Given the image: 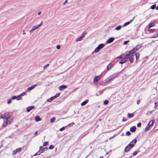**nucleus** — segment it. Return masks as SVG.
Listing matches in <instances>:
<instances>
[{"label": "nucleus", "instance_id": "nucleus-1", "mask_svg": "<svg viewBox=\"0 0 158 158\" xmlns=\"http://www.w3.org/2000/svg\"><path fill=\"white\" fill-rule=\"evenodd\" d=\"M11 115V113L9 112H6L5 113L1 115V117L2 118L4 119V120L7 121H10L9 119Z\"/></svg>", "mask_w": 158, "mask_h": 158}, {"label": "nucleus", "instance_id": "nucleus-2", "mask_svg": "<svg viewBox=\"0 0 158 158\" xmlns=\"http://www.w3.org/2000/svg\"><path fill=\"white\" fill-rule=\"evenodd\" d=\"M155 122L154 120H152L149 121L148 124L147 126L145 128V130L147 131L150 130L151 128L153 126V125Z\"/></svg>", "mask_w": 158, "mask_h": 158}, {"label": "nucleus", "instance_id": "nucleus-3", "mask_svg": "<svg viewBox=\"0 0 158 158\" xmlns=\"http://www.w3.org/2000/svg\"><path fill=\"white\" fill-rule=\"evenodd\" d=\"M126 55H128V58L129 59V60L131 63H132L134 61V59L135 57V53H134V54L130 53H129H129L126 54Z\"/></svg>", "mask_w": 158, "mask_h": 158}, {"label": "nucleus", "instance_id": "nucleus-4", "mask_svg": "<svg viewBox=\"0 0 158 158\" xmlns=\"http://www.w3.org/2000/svg\"><path fill=\"white\" fill-rule=\"evenodd\" d=\"M141 47V45H138L136 46L135 47V48H133L132 50L129 51V53L134 54V53H135V51L138 50Z\"/></svg>", "mask_w": 158, "mask_h": 158}, {"label": "nucleus", "instance_id": "nucleus-5", "mask_svg": "<svg viewBox=\"0 0 158 158\" xmlns=\"http://www.w3.org/2000/svg\"><path fill=\"white\" fill-rule=\"evenodd\" d=\"M104 44H99L98 46L95 49L94 52H98L100 49L103 48L104 47Z\"/></svg>", "mask_w": 158, "mask_h": 158}, {"label": "nucleus", "instance_id": "nucleus-6", "mask_svg": "<svg viewBox=\"0 0 158 158\" xmlns=\"http://www.w3.org/2000/svg\"><path fill=\"white\" fill-rule=\"evenodd\" d=\"M128 57V55H126L124 58L120 61L119 63L121 64H123L125 63L127 61Z\"/></svg>", "mask_w": 158, "mask_h": 158}, {"label": "nucleus", "instance_id": "nucleus-7", "mask_svg": "<svg viewBox=\"0 0 158 158\" xmlns=\"http://www.w3.org/2000/svg\"><path fill=\"white\" fill-rule=\"evenodd\" d=\"M21 148H19L16 149L14 150L12 154L13 155H15L18 152H20L21 151Z\"/></svg>", "mask_w": 158, "mask_h": 158}, {"label": "nucleus", "instance_id": "nucleus-8", "mask_svg": "<svg viewBox=\"0 0 158 158\" xmlns=\"http://www.w3.org/2000/svg\"><path fill=\"white\" fill-rule=\"evenodd\" d=\"M36 86H37V85H36V84L33 85H32L31 87L27 88V91H29L31 90H32L33 89H34L35 88Z\"/></svg>", "mask_w": 158, "mask_h": 158}, {"label": "nucleus", "instance_id": "nucleus-9", "mask_svg": "<svg viewBox=\"0 0 158 158\" xmlns=\"http://www.w3.org/2000/svg\"><path fill=\"white\" fill-rule=\"evenodd\" d=\"M10 121L4 120V123L2 124V126L4 127H5L8 124H10Z\"/></svg>", "mask_w": 158, "mask_h": 158}, {"label": "nucleus", "instance_id": "nucleus-10", "mask_svg": "<svg viewBox=\"0 0 158 158\" xmlns=\"http://www.w3.org/2000/svg\"><path fill=\"white\" fill-rule=\"evenodd\" d=\"M67 88V86L65 85H62L60 86L59 90L60 91H63Z\"/></svg>", "mask_w": 158, "mask_h": 158}, {"label": "nucleus", "instance_id": "nucleus-11", "mask_svg": "<svg viewBox=\"0 0 158 158\" xmlns=\"http://www.w3.org/2000/svg\"><path fill=\"white\" fill-rule=\"evenodd\" d=\"M114 38L113 37H111L109 39L106 41L107 43L109 44L110 43L112 42L114 40Z\"/></svg>", "mask_w": 158, "mask_h": 158}, {"label": "nucleus", "instance_id": "nucleus-12", "mask_svg": "<svg viewBox=\"0 0 158 158\" xmlns=\"http://www.w3.org/2000/svg\"><path fill=\"white\" fill-rule=\"evenodd\" d=\"M35 108L34 106H32L28 107L27 109V111L28 112H30L31 110L34 109Z\"/></svg>", "mask_w": 158, "mask_h": 158}, {"label": "nucleus", "instance_id": "nucleus-13", "mask_svg": "<svg viewBox=\"0 0 158 158\" xmlns=\"http://www.w3.org/2000/svg\"><path fill=\"white\" fill-rule=\"evenodd\" d=\"M113 64L112 63H110L107 67V71L110 69L113 66Z\"/></svg>", "mask_w": 158, "mask_h": 158}, {"label": "nucleus", "instance_id": "nucleus-14", "mask_svg": "<svg viewBox=\"0 0 158 158\" xmlns=\"http://www.w3.org/2000/svg\"><path fill=\"white\" fill-rule=\"evenodd\" d=\"M39 27L37 25L34 26L31 29V30L30 31V32L31 33L32 32H33L34 31L35 29L38 28Z\"/></svg>", "mask_w": 158, "mask_h": 158}, {"label": "nucleus", "instance_id": "nucleus-15", "mask_svg": "<svg viewBox=\"0 0 158 158\" xmlns=\"http://www.w3.org/2000/svg\"><path fill=\"white\" fill-rule=\"evenodd\" d=\"M136 130V127L135 126H133L131 127L130 129V131L132 132H134Z\"/></svg>", "mask_w": 158, "mask_h": 158}, {"label": "nucleus", "instance_id": "nucleus-16", "mask_svg": "<svg viewBox=\"0 0 158 158\" xmlns=\"http://www.w3.org/2000/svg\"><path fill=\"white\" fill-rule=\"evenodd\" d=\"M135 17H134L129 22H127L123 24V26H126L127 25H129L131 23L133 20L135 19Z\"/></svg>", "mask_w": 158, "mask_h": 158}, {"label": "nucleus", "instance_id": "nucleus-17", "mask_svg": "<svg viewBox=\"0 0 158 158\" xmlns=\"http://www.w3.org/2000/svg\"><path fill=\"white\" fill-rule=\"evenodd\" d=\"M131 149V148H130V147H129V146L128 145H127L125 148L124 151L125 152H127L130 150Z\"/></svg>", "mask_w": 158, "mask_h": 158}, {"label": "nucleus", "instance_id": "nucleus-18", "mask_svg": "<svg viewBox=\"0 0 158 158\" xmlns=\"http://www.w3.org/2000/svg\"><path fill=\"white\" fill-rule=\"evenodd\" d=\"M113 78V77H112L111 76V75H110V76L108 78H106V79L105 80V81L107 82H108L109 81H110V80H111Z\"/></svg>", "mask_w": 158, "mask_h": 158}, {"label": "nucleus", "instance_id": "nucleus-19", "mask_svg": "<svg viewBox=\"0 0 158 158\" xmlns=\"http://www.w3.org/2000/svg\"><path fill=\"white\" fill-rule=\"evenodd\" d=\"M134 115L133 113H128L127 114V116L129 118L133 117Z\"/></svg>", "mask_w": 158, "mask_h": 158}, {"label": "nucleus", "instance_id": "nucleus-20", "mask_svg": "<svg viewBox=\"0 0 158 158\" xmlns=\"http://www.w3.org/2000/svg\"><path fill=\"white\" fill-rule=\"evenodd\" d=\"M88 102V100H86L84 101L83 102L81 103V105L82 106H83L86 104Z\"/></svg>", "mask_w": 158, "mask_h": 158}, {"label": "nucleus", "instance_id": "nucleus-21", "mask_svg": "<svg viewBox=\"0 0 158 158\" xmlns=\"http://www.w3.org/2000/svg\"><path fill=\"white\" fill-rule=\"evenodd\" d=\"M35 120L36 122H38L41 120V119L39 116H37L35 118Z\"/></svg>", "mask_w": 158, "mask_h": 158}, {"label": "nucleus", "instance_id": "nucleus-22", "mask_svg": "<svg viewBox=\"0 0 158 158\" xmlns=\"http://www.w3.org/2000/svg\"><path fill=\"white\" fill-rule=\"evenodd\" d=\"M155 25V23L154 22H152L151 23H150L149 26H148V28H150L153 27Z\"/></svg>", "mask_w": 158, "mask_h": 158}, {"label": "nucleus", "instance_id": "nucleus-23", "mask_svg": "<svg viewBox=\"0 0 158 158\" xmlns=\"http://www.w3.org/2000/svg\"><path fill=\"white\" fill-rule=\"evenodd\" d=\"M100 76H97L95 77H94V82H97L98 80V77H100Z\"/></svg>", "mask_w": 158, "mask_h": 158}, {"label": "nucleus", "instance_id": "nucleus-24", "mask_svg": "<svg viewBox=\"0 0 158 158\" xmlns=\"http://www.w3.org/2000/svg\"><path fill=\"white\" fill-rule=\"evenodd\" d=\"M118 73H113V74L111 75V76L113 78H114L118 74Z\"/></svg>", "mask_w": 158, "mask_h": 158}, {"label": "nucleus", "instance_id": "nucleus-25", "mask_svg": "<svg viewBox=\"0 0 158 158\" xmlns=\"http://www.w3.org/2000/svg\"><path fill=\"white\" fill-rule=\"evenodd\" d=\"M54 99V98H53V97H51V98H50L48 99L47 100V101L48 102H51Z\"/></svg>", "mask_w": 158, "mask_h": 158}, {"label": "nucleus", "instance_id": "nucleus-26", "mask_svg": "<svg viewBox=\"0 0 158 158\" xmlns=\"http://www.w3.org/2000/svg\"><path fill=\"white\" fill-rule=\"evenodd\" d=\"M42 153V152H41V151L40 150H39V151H38L35 154L34 156H35L37 155H40V154Z\"/></svg>", "mask_w": 158, "mask_h": 158}, {"label": "nucleus", "instance_id": "nucleus-27", "mask_svg": "<svg viewBox=\"0 0 158 158\" xmlns=\"http://www.w3.org/2000/svg\"><path fill=\"white\" fill-rule=\"evenodd\" d=\"M121 27L122 26L120 25H119L117 27L115 28V30H120L121 28Z\"/></svg>", "mask_w": 158, "mask_h": 158}, {"label": "nucleus", "instance_id": "nucleus-28", "mask_svg": "<svg viewBox=\"0 0 158 158\" xmlns=\"http://www.w3.org/2000/svg\"><path fill=\"white\" fill-rule=\"evenodd\" d=\"M48 149V148L47 147H45L44 148H42V150L41 151V152L42 153L43 152H44V151L45 150H47Z\"/></svg>", "mask_w": 158, "mask_h": 158}, {"label": "nucleus", "instance_id": "nucleus-29", "mask_svg": "<svg viewBox=\"0 0 158 158\" xmlns=\"http://www.w3.org/2000/svg\"><path fill=\"white\" fill-rule=\"evenodd\" d=\"M56 120V118L55 117H52L50 119V122L51 123H53Z\"/></svg>", "mask_w": 158, "mask_h": 158}, {"label": "nucleus", "instance_id": "nucleus-30", "mask_svg": "<svg viewBox=\"0 0 158 158\" xmlns=\"http://www.w3.org/2000/svg\"><path fill=\"white\" fill-rule=\"evenodd\" d=\"M82 37H81V36L79 37V38H77L76 40V42H78L79 41H80L82 40Z\"/></svg>", "mask_w": 158, "mask_h": 158}, {"label": "nucleus", "instance_id": "nucleus-31", "mask_svg": "<svg viewBox=\"0 0 158 158\" xmlns=\"http://www.w3.org/2000/svg\"><path fill=\"white\" fill-rule=\"evenodd\" d=\"M136 142L137 140H136V139H134L131 142V143L134 144H135L136 143Z\"/></svg>", "mask_w": 158, "mask_h": 158}, {"label": "nucleus", "instance_id": "nucleus-32", "mask_svg": "<svg viewBox=\"0 0 158 158\" xmlns=\"http://www.w3.org/2000/svg\"><path fill=\"white\" fill-rule=\"evenodd\" d=\"M134 144L131 143H130L128 145L130 147V148H132L134 146Z\"/></svg>", "mask_w": 158, "mask_h": 158}, {"label": "nucleus", "instance_id": "nucleus-33", "mask_svg": "<svg viewBox=\"0 0 158 158\" xmlns=\"http://www.w3.org/2000/svg\"><path fill=\"white\" fill-rule=\"evenodd\" d=\"M60 93H58L56 94L54 96H53V98H54V99L58 97L60 95Z\"/></svg>", "mask_w": 158, "mask_h": 158}, {"label": "nucleus", "instance_id": "nucleus-34", "mask_svg": "<svg viewBox=\"0 0 158 158\" xmlns=\"http://www.w3.org/2000/svg\"><path fill=\"white\" fill-rule=\"evenodd\" d=\"M156 5L155 4L152 6L150 7V8L152 9H154L155 8H156Z\"/></svg>", "mask_w": 158, "mask_h": 158}, {"label": "nucleus", "instance_id": "nucleus-35", "mask_svg": "<svg viewBox=\"0 0 158 158\" xmlns=\"http://www.w3.org/2000/svg\"><path fill=\"white\" fill-rule=\"evenodd\" d=\"M21 98H22V97L19 95L17 96V100H21Z\"/></svg>", "mask_w": 158, "mask_h": 158}, {"label": "nucleus", "instance_id": "nucleus-36", "mask_svg": "<svg viewBox=\"0 0 158 158\" xmlns=\"http://www.w3.org/2000/svg\"><path fill=\"white\" fill-rule=\"evenodd\" d=\"M135 56L136 58V60H137V59L139 58V54H135Z\"/></svg>", "mask_w": 158, "mask_h": 158}, {"label": "nucleus", "instance_id": "nucleus-37", "mask_svg": "<svg viewBox=\"0 0 158 158\" xmlns=\"http://www.w3.org/2000/svg\"><path fill=\"white\" fill-rule=\"evenodd\" d=\"M108 102H109V101L107 100L103 102L104 104L105 105H107L108 104Z\"/></svg>", "mask_w": 158, "mask_h": 158}, {"label": "nucleus", "instance_id": "nucleus-38", "mask_svg": "<svg viewBox=\"0 0 158 158\" xmlns=\"http://www.w3.org/2000/svg\"><path fill=\"white\" fill-rule=\"evenodd\" d=\"M74 124V123L73 122L68 125V126L69 127H71Z\"/></svg>", "mask_w": 158, "mask_h": 158}, {"label": "nucleus", "instance_id": "nucleus-39", "mask_svg": "<svg viewBox=\"0 0 158 158\" xmlns=\"http://www.w3.org/2000/svg\"><path fill=\"white\" fill-rule=\"evenodd\" d=\"M49 65V64H47L45 65V66H44L43 68L44 69H45Z\"/></svg>", "mask_w": 158, "mask_h": 158}, {"label": "nucleus", "instance_id": "nucleus-40", "mask_svg": "<svg viewBox=\"0 0 158 158\" xmlns=\"http://www.w3.org/2000/svg\"><path fill=\"white\" fill-rule=\"evenodd\" d=\"M86 34V32H84V33L81 36V37H82V38H84L85 36V35Z\"/></svg>", "mask_w": 158, "mask_h": 158}, {"label": "nucleus", "instance_id": "nucleus-41", "mask_svg": "<svg viewBox=\"0 0 158 158\" xmlns=\"http://www.w3.org/2000/svg\"><path fill=\"white\" fill-rule=\"evenodd\" d=\"M27 92V91L25 92H23L21 93L20 95L22 97V96H23L25 95L26 94V92Z\"/></svg>", "mask_w": 158, "mask_h": 158}, {"label": "nucleus", "instance_id": "nucleus-42", "mask_svg": "<svg viewBox=\"0 0 158 158\" xmlns=\"http://www.w3.org/2000/svg\"><path fill=\"white\" fill-rule=\"evenodd\" d=\"M17 96H12L11 98L13 100H14V99H17Z\"/></svg>", "mask_w": 158, "mask_h": 158}, {"label": "nucleus", "instance_id": "nucleus-43", "mask_svg": "<svg viewBox=\"0 0 158 158\" xmlns=\"http://www.w3.org/2000/svg\"><path fill=\"white\" fill-rule=\"evenodd\" d=\"M131 134V133L129 131H127L126 133V135H129Z\"/></svg>", "mask_w": 158, "mask_h": 158}, {"label": "nucleus", "instance_id": "nucleus-44", "mask_svg": "<svg viewBox=\"0 0 158 158\" xmlns=\"http://www.w3.org/2000/svg\"><path fill=\"white\" fill-rule=\"evenodd\" d=\"M48 142H45L44 144H43V146H46L48 144Z\"/></svg>", "mask_w": 158, "mask_h": 158}, {"label": "nucleus", "instance_id": "nucleus-45", "mask_svg": "<svg viewBox=\"0 0 158 158\" xmlns=\"http://www.w3.org/2000/svg\"><path fill=\"white\" fill-rule=\"evenodd\" d=\"M54 148V146L53 145H51L49 147V149H52Z\"/></svg>", "mask_w": 158, "mask_h": 158}, {"label": "nucleus", "instance_id": "nucleus-46", "mask_svg": "<svg viewBox=\"0 0 158 158\" xmlns=\"http://www.w3.org/2000/svg\"><path fill=\"white\" fill-rule=\"evenodd\" d=\"M65 129V128L64 127H62L61 128H60V129L59 130V131H62L63 130H64Z\"/></svg>", "mask_w": 158, "mask_h": 158}, {"label": "nucleus", "instance_id": "nucleus-47", "mask_svg": "<svg viewBox=\"0 0 158 158\" xmlns=\"http://www.w3.org/2000/svg\"><path fill=\"white\" fill-rule=\"evenodd\" d=\"M11 102V99L9 100L7 102L8 104H10Z\"/></svg>", "mask_w": 158, "mask_h": 158}, {"label": "nucleus", "instance_id": "nucleus-48", "mask_svg": "<svg viewBox=\"0 0 158 158\" xmlns=\"http://www.w3.org/2000/svg\"><path fill=\"white\" fill-rule=\"evenodd\" d=\"M158 36V34L157 33L154 36L150 37L151 38H156Z\"/></svg>", "mask_w": 158, "mask_h": 158}, {"label": "nucleus", "instance_id": "nucleus-49", "mask_svg": "<svg viewBox=\"0 0 158 158\" xmlns=\"http://www.w3.org/2000/svg\"><path fill=\"white\" fill-rule=\"evenodd\" d=\"M137 152L135 151L133 153V155L134 156H135L137 154Z\"/></svg>", "mask_w": 158, "mask_h": 158}, {"label": "nucleus", "instance_id": "nucleus-50", "mask_svg": "<svg viewBox=\"0 0 158 158\" xmlns=\"http://www.w3.org/2000/svg\"><path fill=\"white\" fill-rule=\"evenodd\" d=\"M141 126V123H139L137 124V126L138 127H140Z\"/></svg>", "mask_w": 158, "mask_h": 158}, {"label": "nucleus", "instance_id": "nucleus-51", "mask_svg": "<svg viewBox=\"0 0 158 158\" xmlns=\"http://www.w3.org/2000/svg\"><path fill=\"white\" fill-rule=\"evenodd\" d=\"M56 48L57 49H60V47L59 45H58L56 46Z\"/></svg>", "mask_w": 158, "mask_h": 158}, {"label": "nucleus", "instance_id": "nucleus-52", "mask_svg": "<svg viewBox=\"0 0 158 158\" xmlns=\"http://www.w3.org/2000/svg\"><path fill=\"white\" fill-rule=\"evenodd\" d=\"M155 30L154 29H150L149 30V31L151 32H152Z\"/></svg>", "mask_w": 158, "mask_h": 158}, {"label": "nucleus", "instance_id": "nucleus-53", "mask_svg": "<svg viewBox=\"0 0 158 158\" xmlns=\"http://www.w3.org/2000/svg\"><path fill=\"white\" fill-rule=\"evenodd\" d=\"M129 41V40L125 41L124 42V44L125 45Z\"/></svg>", "mask_w": 158, "mask_h": 158}, {"label": "nucleus", "instance_id": "nucleus-54", "mask_svg": "<svg viewBox=\"0 0 158 158\" xmlns=\"http://www.w3.org/2000/svg\"><path fill=\"white\" fill-rule=\"evenodd\" d=\"M43 21H42L40 24H39L38 25H37L38 26V27H39L40 26L42 25V24H43Z\"/></svg>", "mask_w": 158, "mask_h": 158}, {"label": "nucleus", "instance_id": "nucleus-55", "mask_svg": "<svg viewBox=\"0 0 158 158\" xmlns=\"http://www.w3.org/2000/svg\"><path fill=\"white\" fill-rule=\"evenodd\" d=\"M140 101L139 100H138V101H137V104L138 105L139 104V103H140Z\"/></svg>", "mask_w": 158, "mask_h": 158}, {"label": "nucleus", "instance_id": "nucleus-56", "mask_svg": "<svg viewBox=\"0 0 158 158\" xmlns=\"http://www.w3.org/2000/svg\"><path fill=\"white\" fill-rule=\"evenodd\" d=\"M68 2V0H66L63 3V5H64L66 3H67Z\"/></svg>", "mask_w": 158, "mask_h": 158}, {"label": "nucleus", "instance_id": "nucleus-57", "mask_svg": "<svg viewBox=\"0 0 158 158\" xmlns=\"http://www.w3.org/2000/svg\"><path fill=\"white\" fill-rule=\"evenodd\" d=\"M126 121V120H125V119H124V118H123V119H122V122H124V121Z\"/></svg>", "mask_w": 158, "mask_h": 158}, {"label": "nucleus", "instance_id": "nucleus-58", "mask_svg": "<svg viewBox=\"0 0 158 158\" xmlns=\"http://www.w3.org/2000/svg\"><path fill=\"white\" fill-rule=\"evenodd\" d=\"M41 12L40 11H39V12H38V15H40L41 14Z\"/></svg>", "mask_w": 158, "mask_h": 158}, {"label": "nucleus", "instance_id": "nucleus-59", "mask_svg": "<svg viewBox=\"0 0 158 158\" xmlns=\"http://www.w3.org/2000/svg\"><path fill=\"white\" fill-rule=\"evenodd\" d=\"M43 148V147L42 146H40V150H41L42 149V148Z\"/></svg>", "mask_w": 158, "mask_h": 158}, {"label": "nucleus", "instance_id": "nucleus-60", "mask_svg": "<svg viewBox=\"0 0 158 158\" xmlns=\"http://www.w3.org/2000/svg\"><path fill=\"white\" fill-rule=\"evenodd\" d=\"M38 133V131H36L34 133V135H35Z\"/></svg>", "mask_w": 158, "mask_h": 158}, {"label": "nucleus", "instance_id": "nucleus-61", "mask_svg": "<svg viewBox=\"0 0 158 158\" xmlns=\"http://www.w3.org/2000/svg\"><path fill=\"white\" fill-rule=\"evenodd\" d=\"M102 92H103V91H100V92H99L100 94H102Z\"/></svg>", "mask_w": 158, "mask_h": 158}, {"label": "nucleus", "instance_id": "nucleus-62", "mask_svg": "<svg viewBox=\"0 0 158 158\" xmlns=\"http://www.w3.org/2000/svg\"><path fill=\"white\" fill-rule=\"evenodd\" d=\"M114 136H112V137H110V139H112V138H113L114 137Z\"/></svg>", "mask_w": 158, "mask_h": 158}, {"label": "nucleus", "instance_id": "nucleus-63", "mask_svg": "<svg viewBox=\"0 0 158 158\" xmlns=\"http://www.w3.org/2000/svg\"><path fill=\"white\" fill-rule=\"evenodd\" d=\"M26 34V33L25 32H24V31L23 30V34Z\"/></svg>", "mask_w": 158, "mask_h": 158}, {"label": "nucleus", "instance_id": "nucleus-64", "mask_svg": "<svg viewBox=\"0 0 158 158\" xmlns=\"http://www.w3.org/2000/svg\"><path fill=\"white\" fill-rule=\"evenodd\" d=\"M156 10H158V6L156 7Z\"/></svg>", "mask_w": 158, "mask_h": 158}]
</instances>
